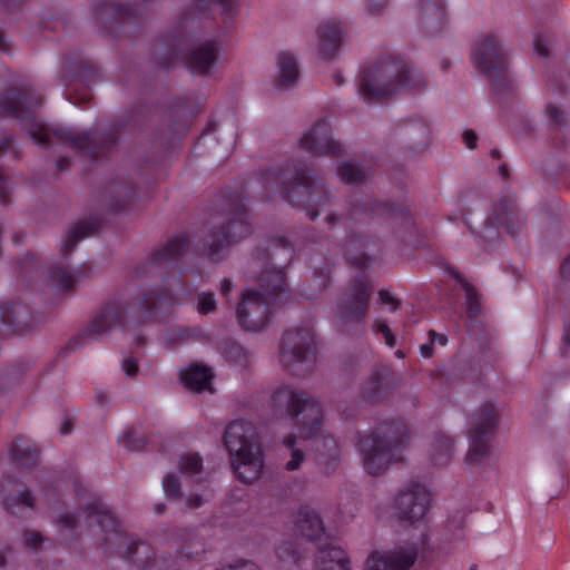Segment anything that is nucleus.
<instances>
[{
	"label": "nucleus",
	"instance_id": "4d7b16f0",
	"mask_svg": "<svg viewBox=\"0 0 570 570\" xmlns=\"http://www.w3.org/2000/svg\"><path fill=\"white\" fill-rule=\"evenodd\" d=\"M199 2H205L207 4L217 3L222 7L223 14H225L229 18L233 16L234 0H199Z\"/></svg>",
	"mask_w": 570,
	"mask_h": 570
},
{
	"label": "nucleus",
	"instance_id": "5701e85b",
	"mask_svg": "<svg viewBox=\"0 0 570 570\" xmlns=\"http://www.w3.org/2000/svg\"><path fill=\"white\" fill-rule=\"evenodd\" d=\"M315 567L317 570H351L347 553L335 546L318 548Z\"/></svg>",
	"mask_w": 570,
	"mask_h": 570
},
{
	"label": "nucleus",
	"instance_id": "a211bd4d",
	"mask_svg": "<svg viewBox=\"0 0 570 570\" xmlns=\"http://www.w3.org/2000/svg\"><path fill=\"white\" fill-rule=\"evenodd\" d=\"M494 223L507 229L509 234L514 235L523 226L524 219L520 209L512 202L502 199L494 207L492 218L484 222L482 229L479 232L480 236L489 243L495 240L499 236Z\"/></svg>",
	"mask_w": 570,
	"mask_h": 570
},
{
	"label": "nucleus",
	"instance_id": "c85d7f7f",
	"mask_svg": "<svg viewBox=\"0 0 570 570\" xmlns=\"http://www.w3.org/2000/svg\"><path fill=\"white\" fill-rule=\"evenodd\" d=\"M98 227L97 220L79 222L72 225L61 245V253L65 256L70 254L81 239L94 235Z\"/></svg>",
	"mask_w": 570,
	"mask_h": 570
},
{
	"label": "nucleus",
	"instance_id": "69168bd1",
	"mask_svg": "<svg viewBox=\"0 0 570 570\" xmlns=\"http://www.w3.org/2000/svg\"><path fill=\"white\" fill-rule=\"evenodd\" d=\"M560 276L563 279H570V254L561 263Z\"/></svg>",
	"mask_w": 570,
	"mask_h": 570
},
{
	"label": "nucleus",
	"instance_id": "f3484780",
	"mask_svg": "<svg viewBox=\"0 0 570 570\" xmlns=\"http://www.w3.org/2000/svg\"><path fill=\"white\" fill-rule=\"evenodd\" d=\"M372 291L373 286L367 279H356L344 293L337 306V316L346 322H361L367 313Z\"/></svg>",
	"mask_w": 570,
	"mask_h": 570
},
{
	"label": "nucleus",
	"instance_id": "e433bc0d",
	"mask_svg": "<svg viewBox=\"0 0 570 570\" xmlns=\"http://www.w3.org/2000/svg\"><path fill=\"white\" fill-rule=\"evenodd\" d=\"M426 87V80L413 66L403 62V70L401 76V88H407L412 90H421Z\"/></svg>",
	"mask_w": 570,
	"mask_h": 570
},
{
	"label": "nucleus",
	"instance_id": "f704fd0d",
	"mask_svg": "<svg viewBox=\"0 0 570 570\" xmlns=\"http://www.w3.org/2000/svg\"><path fill=\"white\" fill-rule=\"evenodd\" d=\"M454 443L452 438L443 434H439L433 444L431 451V459L435 465H446L453 454Z\"/></svg>",
	"mask_w": 570,
	"mask_h": 570
},
{
	"label": "nucleus",
	"instance_id": "8fccbe9b",
	"mask_svg": "<svg viewBox=\"0 0 570 570\" xmlns=\"http://www.w3.org/2000/svg\"><path fill=\"white\" fill-rule=\"evenodd\" d=\"M17 264L20 274H28L39 267V262L36 255L30 253H27Z\"/></svg>",
	"mask_w": 570,
	"mask_h": 570
},
{
	"label": "nucleus",
	"instance_id": "72a5a7b5",
	"mask_svg": "<svg viewBox=\"0 0 570 570\" xmlns=\"http://www.w3.org/2000/svg\"><path fill=\"white\" fill-rule=\"evenodd\" d=\"M371 210L376 215H386L393 223L406 226L411 224L409 210L403 205L372 203Z\"/></svg>",
	"mask_w": 570,
	"mask_h": 570
},
{
	"label": "nucleus",
	"instance_id": "4be33fe9",
	"mask_svg": "<svg viewBox=\"0 0 570 570\" xmlns=\"http://www.w3.org/2000/svg\"><path fill=\"white\" fill-rule=\"evenodd\" d=\"M31 315L27 305L13 303L9 306H0V335L11 328H27L30 326Z\"/></svg>",
	"mask_w": 570,
	"mask_h": 570
},
{
	"label": "nucleus",
	"instance_id": "20e7f679",
	"mask_svg": "<svg viewBox=\"0 0 570 570\" xmlns=\"http://www.w3.org/2000/svg\"><path fill=\"white\" fill-rule=\"evenodd\" d=\"M224 444L232 455V466L236 478L250 484L263 473V451L256 428L244 421L230 423L224 433Z\"/></svg>",
	"mask_w": 570,
	"mask_h": 570
},
{
	"label": "nucleus",
	"instance_id": "4c0bfd02",
	"mask_svg": "<svg viewBox=\"0 0 570 570\" xmlns=\"http://www.w3.org/2000/svg\"><path fill=\"white\" fill-rule=\"evenodd\" d=\"M337 175L346 184L357 185L365 181L367 175L351 161H343L337 166Z\"/></svg>",
	"mask_w": 570,
	"mask_h": 570
},
{
	"label": "nucleus",
	"instance_id": "39448f33",
	"mask_svg": "<svg viewBox=\"0 0 570 570\" xmlns=\"http://www.w3.org/2000/svg\"><path fill=\"white\" fill-rule=\"evenodd\" d=\"M407 429L402 422L385 423L358 441L363 465L367 473L380 475L392 462L402 460L407 442Z\"/></svg>",
	"mask_w": 570,
	"mask_h": 570
},
{
	"label": "nucleus",
	"instance_id": "338daca9",
	"mask_svg": "<svg viewBox=\"0 0 570 570\" xmlns=\"http://www.w3.org/2000/svg\"><path fill=\"white\" fill-rule=\"evenodd\" d=\"M429 338L434 344L445 345L448 343V337L444 334L436 333L435 331H429Z\"/></svg>",
	"mask_w": 570,
	"mask_h": 570
},
{
	"label": "nucleus",
	"instance_id": "2eb2a0df",
	"mask_svg": "<svg viewBox=\"0 0 570 570\" xmlns=\"http://www.w3.org/2000/svg\"><path fill=\"white\" fill-rule=\"evenodd\" d=\"M430 503L431 494L425 485L410 482L395 499V514L401 522L414 524L423 519Z\"/></svg>",
	"mask_w": 570,
	"mask_h": 570
},
{
	"label": "nucleus",
	"instance_id": "6e6552de",
	"mask_svg": "<svg viewBox=\"0 0 570 570\" xmlns=\"http://www.w3.org/2000/svg\"><path fill=\"white\" fill-rule=\"evenodd\" d=\"M472 62L491 82L494 94L512 89L510 77V55L495 35H487L475 43Z\"/></svg>",
	"mask_w": 570,
	"mask_h": 570
},
{
	"label": "nucleus",
	"instance_id": "b1692460",
	"mask_svg": "<svg viewBox=\"0 0 570 570\" xmlns=\"http://www.w3.org/2000/svg\"><path fill=\"white\" fill-rule=\"evenodd\" d=\"M296 531L307 540L320 539L324 533V524L318 513L311 509H302L295 521Z\"/></svg>",
	"mask_w": 570,
	"mask_h": 570
},
{
	"label": "nucleus",
	"instance_id": "c9c22d12",
	"mask_svg": "<svg viewBox=\"0 0 570 570\" xmlns=\"http://www.w3.org/2000/svg\"><path fill=\"white\" fill-rule=\"evenodd\" d=\"M384 395V379L379 373H373L362 391V397L365 402L379 403Z\"/></svg>",
	"mask_w": 570,
	"mask_h": 570
},
{
	"label": "nucleus",
	"instance_id": "de8ad7c7",
	"mask_svg": "<svg viewBox=\"0 0 570 570\" xmlns=\"http://www.w3.org/2000/svg\"><path fill=\"white\" fill-rule=\"evenodd\" d=\"M277 556L283 561L296 563L301 558V553L293 542H285L277 548Z\"/></svg>",
	"mask_w": 570,
	"mask_h": 570
},
{
	"label": "nucleus",
	"instance_id": "f03ea898",
	"mask_svg": "<svg viewBox=\"0 0 570 570\" xmlns=\"http://www.w3.org/2000/svg\"><path fill=\"white\" fill-rule=\"evenodd\" d=\"M293 252V246L279 237L252 255L247 273L250 276L258 273V287L246 289L242 294L236 317L243 330L261 331L271 317V308L283 302L287 285L282 268L291 261Z\"/></svg>",
	"mask_w": 570,
	"mask_h": 570
},
{
	"label": "nucleus",
	"instance_id": "f8f14e48",
	"mask_svg": "<svg viewBox=\"0 0 570 570\" xmlns=\"http://www.w3.org/2000/svg\"><path fill=\"white\" fill-rule=\"evenodd\" d=\"M89 517L94 518L97 524L106 532L100 546L109 554L117 553L120 557L134 558L144 550L145 556H148L149 547L142 542L130 540L119 529V523L110 511L99 501L92 502L87 505Z\"/></svg>",
	"mask_w": 570,
	"mask_h": 570
},
{
	"label": "nucleus",
	"instance_id": "09e8293b",
	"mask_svg": "<svg viewBox=\"0 0 570 570\" xmlns=\"http://www.w3.org/2000/svg\"><path fill=\"white\" fill-rule=\"evenodd\" d=\"M46 538L38 531L26 529L22 533V541L27 548L35 551L41 550Z\"/></svg>",
	"mask_w": 570,
	"mask_h": 570
},
{
	"label": "nucleus",
	"instance_id": "a19ab883",
	"mask_svg": "<svg viewBox=\"0 0 570 570\" xmlns=\"http://www.w3.org/2000/svg\"><path fill=\"white\" fill-rule=\"evenodd\" d=\"M179 468L183 473L193 475L203 469V460L198 454L188 453L180 458Z\"/></svg>",
	"mask_w": 570,
	"mask_h": 570
},
{
	"label": "nucleus",
	"instance_id": "a878e982",
	"mask_svg": "<svg viewBox=\"0 0 570 570\" xmlns=\"http://www.w3.org/2000/svg\"><path fill=\"white\" fill-rule=\"evenodd\" d=\"M180 380L187 389L194 392L213 391V373L207 366L198 364L190 365L181 373Z\"/></svg>",
	"mask_w": 570,
	"mask_h": 570
},
{
	"label": "nucleus",
	"instance_id": "0e129e2a",
	"mask_svg": "<svg viewBox=\"0 0 570 570\" xmlns=\"http://www.w3.org/2000/svg\"><path fill=\"white\" fill-rule=\"evenodd\" d=\"M204 503L203 498L199 494L191 493L186 498V505L190 509H197Z\"/></svg>",
	"mask_w": 570,
	"mask_h": 570
},
{
	"label": "nucleus",
	"instance_id": "49530a36",
	"mask_svg": "<svg viewBox=\"0 0 570 570\" xmlns=\"http://www.w3.org/2000/svg\"><path fill=\"white\" fill-rule=\"evenodd\" d=\"M560 354L562 356L570 354V306L568 313L562 318V333L560 337Z\"/></svg>",
	"mask_w": 570,
	"mask_h": 570
},
{
	"label": "nucleus",
	"instance_id": "37998d69",
	"mask_svg": "<svg viewBox=\"0 0 570 570\" xmlns=\"http://www.w3.org/2000/svg\"><path fill=\"white\" fill-rule=\"evenodd\" d=\"M163 488L168 498L174 500L181 499L180 482L176 474L167 473L163 479Z\"/></svg>",
	"mask_w": 570,
	"mask_h": 570
},
{
	"label": "nucleus",
	"instance_id": "79ce46f5",
	"mask_svg": "<svg viewBox=\"0 0 570 570\" xmlns=\"http://www.w3.org/2000/svg\"><path fill=\"white\" fill-rule=\"evenodd\" d=\"M22 504L28 508L35 505V499L30 490L24 489L16 497H9L4 499V507L8 511L13 513L14 507Z\"/></svg>",
	"mask_w": 570,
	"mask_h": 570
},
{
	"label": "nucleus",
	"instance_id": "13d9d810",
	"mask_svg": "<svg viewBox=\"0 0 570 570\" xmlns=\"http://www.w3.org/2000/svg\"><path fill=\"white\" fill-rule=\"evenodd\" d=\"M58 523L65 529H73L77 525V520L72 513L66 512L58 517Z\"/></svg>",
	"mask_w": 570,
	"mask_h": 570
},
{
	"label": "nucleus",
	"instance_id": "2f4dec72",
	"mask_svg": "<svg viewBox=\"0 0 570 570\" xmlns=\"http://www.w3.org/2000/svg\"><path fill=\"white\" fill-rule=\"evenodd\" d=\"M80 276L81 274L78 271L70 273L61 265H56L49 268L47 281L50 286L60 292H72L76 287L77 277Z\"/></svg>",
	"mask_w": 570,
	"mask_h": 570
},
{
	"label": "nucleus",
	"instance_id": "393cba45",
	"mask_svg": "<svg viewBox=\"0 0 570 570\" xmlns=\"http://www.w3.org/2000/svg\"><path fill=\"white\" fill-rule=\"evenodd\" d=\"M188 245L189 242L185 235L175 236L161 248L155 250L150 259L155 264L170 265L187 250Z\"/></svg>",
	"mask_w": 570,
	"mask_h": 570
},
{
	"label": "nucleus",
	"instance_id": "58836bf2",
	"mask_svg": "<svg viewBox=\"0 0 570 570\" xmlns=\"http://www.w3.org/2000/svg\"><path fill=\"white\" fill-rule=\"evenodd\" d=\"M548 126L553 131H562L568 127V114L554 104L546 107Z\"/></svg>",
	"mask_w": 570,
	"mask_h": 570
},
{
	"label": "nucleus",
	"instance_id": "c756f323",
	"mask_svg": "<svg viewBox=\"0 0 570 570\" xmlns=\"http://www.w3.org/2000/svg\"><path fill=\"white\" fill-rule=\"evenodd\" d=\"M278 79L277 87L285 88L293 85L299 75L296 57L289 52L277 56Z\"/></svg>",
	"mask_w": 570,
	"mask_h": 570
},
{
	"label": "nucleus",
	"instance_id": "dca6fc26",
	"mask_svg": "<svg viewBox=\"0 0 570 570\" xmlns=\"http://www.w3.org/2000/svg\"><path fill=\"white\" fill-rule=\"evenodd\" d=\"M419 554L416 544H405L392 550L372 551L363 570H410Z\"/></svg>",
	"mask_w": 570,
	"mask_h": 570
},
{
	"label": "nucleus",
	"instance_id": "e2e57ef3",
	"mask_svg": "<svg viewBox=\"0 0 570 570\" xmlns=\"http://www.w3.org/2000/svg\"><path fill=\"white\" fill-rule=\"evenodd\" d=\"M534 49H535V52L541 57L549 56L548 46H547L544 39L540 36H538L534 40Z\"/></svg>",
	"mask_w": 570,
	"mask_h": 570
},
{
	"label": "nucleus",
	"instance_id": "ddd939ff",
	"mask_svg": "<svg viewBox=\"0 0 570 570\" xmlns=\"http://www.w3.org/2000/svg\"><path fill=\"white\" fill-rule=\"evenodd\" d=\"M499 412L491 403H483L470 416L468 462L480 463L490 453V441L495 433Z\"/></svg>",
	"mask_w": 570,
	"mask_h": 570
},
{
	"label": "nucleus",
	"instance_id": "1a4fd4ad",
	"mask_svg": "<svg viewBox=\"0 0 570 570\" xmlns=\"http://www.w3.org/2000/svg\"><path fill=\"white\" fill-rule=\"evenodd\" d=\"M403 61L384 58L365 68L358 77V94L372 104L387 99L401 88Z\"/></svg>",
	"mask_w": 570,
	"mask_h": 570
},
{
	"label": "nucleus",
	"instance_id": "3c124183",
	"mask_svg": "<svg viewBox=\"0 0 570 570\" xmlns=\"http://www.w3.org/2000/svg\"><path fill=\"white\" fill-rule=\"evenodd\" d=\"M122 443L128 450L135 451L142 449L145 445V441L141 438H138L134 430L125 432Z\"/></svg>",
	"mask_w": 570,
	"mask_h": 570
},
{
	"label": "nucleus",
	"instance_id": "7ed1b4c3",
	"mask_svg": "<svg viewBox=\"0 0 570 570\" xmlns=\"http://www.w3.org/2000/svg\"><path fill=\"white\" fill-rule=\"evenodd\" d=\"M176 299L168 288L142 291L132 301L122 296L107 299L94 315L89 324L70 338L66 350L75 352L87 342L100 340L112 328H129L146 323L158 322L174 309Z\"/></svg>",
	"mask_w": 570,
	"mask_h": 570
},
{
	"label": "nucleus",
	"instance_id": "603ef678",
	"mask_svg": "<svg viewBox=\"0 0 570 570\" xmlns=\"http://www.w3.org/2000/svg\"><path fill=\"white\" fill-rule=\"evenodd\" d=\"M218 570H259L258 567L252 562V561H247V560H237L233 563H229V564H226V566H223L220 569Z\"/></svg>",
	"mask_w": 570,
	"mask_h": 570
},
{
	"label": "nucleus",
	"instance_id": "aec40b11",
	"mask_svg": "<svg viewBox=\"0 0 570 570\" xmlns=\"http://www.w3.org/2000/svg\"><path fill=\"white\" fill-rule=\"evenodd\" d=\"M318 52L322 57L333 56L340 48L343 39L341 22L327 19L317 27Z\"/></svg>",
	"mask_w": 570,
	"mask_h": 570
},
{
	"label": "nucleus",
	"instance_id": "bb28decb",
	"mask_svg": "<svg viewBox=\"0 0 570 570\" xmlns=\"http://www.w3.org/2000/svg\"><path fill=\"white\" fill-rule=\"evenodd\" d=\"M421 19L431 31H438L445 22L444 0H421Z\"/></svg>",
	"mask_w": 570,
	"mask_h": 570
},
{
	"label": "nucleus",
	"instance_id": "ea45409f",
	"mask_svg": "<svg viewBox=\"0 0 570 570\" xmlns=\"http://www.w3.org/2000/svg\"><path fill=\"white\" fill-rule=\"evenodd\" d=\"M450 275L465 291L468 311L471 315L475 316L480 312V304L478 302L476 292H475L474 287L470 283H468L458 271L451 269Z\"/></svg>",
	"mask_w": 570,
	"mask_h": 570
},
{
	"label": "nucleus",
	"instance_id": "052dcab7",
	"mask_svg": "<svg viewBox=\"0 0 570 570\" xmlns=\"http://www.w3.org/2000/svg\"><path fill=\"white\" fill-rule=\"evenodd\" d=\"M379 297L382 303L393 305L394 311L400 308V301L394 298L387 291H380Z\"/></svg>",
	"mask_w": 570,
	"mask_h": 570
},
{
	"label": "nucleus",
	"instance_id": "5fc2aeb1",
	"mask_svg": "<svg viewBox=\"0 0 570 570\" xmlns=\"http://www.w3.org/2000/svg\"><path fill=\"white\" fill-rule=\"evenodd\" d=\"M109 11H111L117 17H125V16H128L130 13V9L128 7L118 6V4H115V3H105L102 12L107 13Z\"/></svg>",
	"mask_w": 570,
	"mask_h": 570
},
{
	"label": "nucleus",
	"instance_id": "4468645a",
	"mask_svg": "<svg viewBox=\"0 0 570 570\" xmlns=\"http://www.w3.org/2000/svg\"><path fill=\"white\" fill-rule=\"evenodd\" d=\"M222 42L215 38L198 39L187 43L177 52L178 58L195 76L210 77L220 60Z\"/></svg>",
	"mask_w": 570,
	"mask_h": 570
},
{
	"label": "nucleus",
	"instance_id": "680f3d73",
	"mask_svg": "<svg viewBox=\"0 0 570 570\" xmlns=\"http://www.w3.org/2000/svg\"><path fill=\"white\" fill-rule=\"evenodd\" d=\"M462 137L468 148L473 149L476 147L478 135L474 130H465Z\"/></svg>",
	"mask_w": 570,
	"mask_h": 570
},
{
	"label": "nucleus",
	"instance_id": "f257e3e1",
	"mask_svg": "<svg viewBox=\"0 0 570 570\" xmlns=\"http://www.w3.org/2000/svg\"><path fill=\"white\" fill-rule=\"evenodd\" d=\"M42 105V97L27 85L7 87L0 91V114L18 119L33 141L47 149L55 144L69 145L75 150L97 159L109 151L118 140L119 126L111 125L105 130L76 131L52 128L43 124L36 110Z\"/></svg>",
	"mask_w": 570,
	"mask_h": 570
},
{
	"label": "nucleus",
	"instance_id": "9b49d317",
	"mask_svg": "<svg viewBox=\"0 0 570 570\" xmlns=\"http://www.w3.org/2000/svg\"><path fill=\"white\" fill-rule=\"evenodd\" d=\"M315 341L309 326L286 330L279 342L281 364L294 374H302L314 363Z\"/></svg>",
	"mask_w": 570,
	"mask_h": 570
},
{
	"label": "nucleus",
	"instance_id": "774afa93",
	"mask_svg": "<svg viewBox=\"0 0 570 570\" xmlns=\"http://www.w3.org/2000/svg\"><path fill=\"white\" fill-rule=\"evenodd\" d=\"M367 6V12L370 14H376L381 11V8L387 2V0H370Z\"/></svg>",
	"mask_w": 570,
	"mask_h": 570
},
{
	"label": "nucleus",
	"instance_id": "6ab92c4d",
	"mask_svg": "<svg viewBox=\"0 0 570 570\" xmlns=\"http://www.w3.org/2000/svg\"><path fill=\"white\" fill-rule=\"evenodd\" d=\"M299 146L306 153L312 155H332L342 154V146L332 138L331 126L327 121H317L309 131L299 140Z\"/></svg>",
	"mask_w": 570,
	"mask_h": 570
},
{
	"label": "nucleus",
	"instance_id": "6e6d98bb",
	"mask_svg": "<svg viewBox=\"0 0 570 570\" xmlns=\"http://www.w3.org/2000/svg\"><path fill=\"white\" fill-rule=\"evenodd\" d=\"M122 368L128 376H135L138 373V361L132 356L124 358Z\"/></svg>",
	"mask_w": 570,
	"mask_h": 570
},
{
	"label": "nucleus",
	"instance_id": "c03bdc74",
	"mask_svg": "<svg viewBox=\"0 0 570 570\" xmlns=\"http://www.w3.org/2000/svg\"><path fill=\"white\" fill-rule=\"evenodd\" d=\"M284 443L287 448L292 449L291 460L286 463V470L295 471L297 470L302 462L304 461V453L301 450L294 449L296 443V436L291 434L285 440Z\"/></svg>",
	"mask_w": 570,
	"mask_h": 570
},
{
	"label": "nucleus",
	"instance_id": "a18cd8bd",
	"mask_svg": "<svg viewBox=\"0 0 570 570\" xmlns=\"http://www.w3.org/2000/svg\"><path fill=\"white\" fill-rule=\"evenodd\" d=\"M197 312L203 315L213 313L216 309L215 295L212 292H199L196 295Z\"/></svg>",
	"mask_w": 570,
	"mask_h": 570
},
{
	"label": "nucleus",
	"instance_id": "864d4df0",
	"mask_svg": "<svg viewBox=\"0 0 570 570\" xmlns=\"http://www.w3.org/2000/svg\"><path fill=\"white\" fill-rule=\"evenodd\" d=\"M376 331L384 335L385 343L390 347H393L396 344L395 336L393 335V333L391 332V330L386 323L379 322L376 324Z\"/></svg>",
	"mask_w": 570,
	"mask_h": 570
},
{
	"label": "nucleus",
	"instance_id": "cd10ccee",
	"mask_svg": "<svg viewBox=\"0 0 570 570\" xmlns=\"http://www.w3.org/2000/svg\"><path fill=\"white\" fill-rule=\"evenodd\" d=\"M370 238L366 236L352 234L344 243L343 250L346 258L356 267H366L371 258L362 249L366 247Z\"/></svg>",
	"mask_w": 570,
	"mask_h": 570
},
{
	"label": "nucleus",
	"instance_id": "423d86ee",
	"mask_svg": "<svg viewBox=\"0 0 570 570\" xmlns=\"http://www.w3.org/2000/svg\"><path fill=\"white\" fill-rule=\"evenodd\" d=\"M266 185L275 184L284 199L291 204H303L308 207L307 216L311 220L318 217L316 207L331 203V194L322 180L308 169H301L293 177H288L287 169L273 170L265 174Z\"/></svg>",
	"mask_w": 570,
	"mask_h": 570
},
{
	"label": "nucleus",
	"instance_id": "bf43d9fd",
	"mask_svg": "<svg viewBox=\"0 0 570 570\" xmlns=\"http://www.w3.org/2000/svg\"><path fill=\"white\" fill-rule=\"evenodd\" d=\"M415 134H417L420 137H422L424 139V141H423V144H424L425 139L429 135V128L426 127V125H424L422 122L414 124L413 126H411L409 128V135L414 136Z\"/></svg>",
	"mask_w": 570,
	"mask_h": 570
},
{
	"label": "nucleus",
	"instance_id": "412c9836",
	"mask_svg": "<svg viewBox=\"0 0 570 570\" xmlns=\"http://www.w3.org/2000/svg\"><path fill=\"white\" fill-rule=\"evenodd\" d=\"M98 78V69L87 60L65 61L60 71V81L66 87L70 86L76 80L90 83Z\"/></svg>",
	"mask_w": 570,
	"mask_h": 570
},
{
	"label": "nucleus",
	"instance_id": "7c9ffc66",
	"mask_svg": "<svg viewBox=\"0 0 570 570\" xmlns=\"http://www.w3.org/2000/svg\"><path fill=\"white\" fill-rule=\"evenodd\" d=\"M10 458L18 465L30 468L38 461V451L23 438H17L9 449Z\"/></svg>",
	"mask_w": 570,
	"mask_h": 570
},
{
	"label": "nucleus",
	"instance_id": "473e14b6",
	"mask_svg": "<svg viewBox=\"0 0 570 570\" xmlns=\"http://www.w3.org/2000/svg\"><path fill=\"white\" fill-rule=\"evenodd\" d=\"M223 354L226 361L240 368L249 366L254 360L253 352L234 340L224 342Z\"/></svg>",
	"mask_w": 570,
	"mask_h": 570
},
{
	"label": "nucleus",
	"instance_id": "0eeeda50",
	"mask_svg": "<svg viewBox=\"0 0 570 570\" xmlns=\"http://www.w3.org/2000/svg\"><path fill=\"white\" fill-rule=\"evenodd\" d=\"M216 207L226 215V222L210 235L209 242L203 249V254L214 262L222 258L223 250L244 239L252 232L248 210L239 194L230 193L222 196Z\"/></svg>",
	"mask_w": 570,
	"mask_h": 570
},
{
	"label": "nucleus",
	"instance_id": "9d476101",
	"mask_svg": "<svg viewBox=\"0 0 570 570\" xmlns=\"http://www.w3.org/2000/svg\"><path fill=\"white\" fill-rule=\"evenodd\" d=\"M272 402L276 410H285L296 421L304 436L309 438L320 431L323 419L321 406L305 392L278 389L273 393Z\"/></svg>",
	"mask_w": 570,
	"mask_h": 570
}]
</instances>
